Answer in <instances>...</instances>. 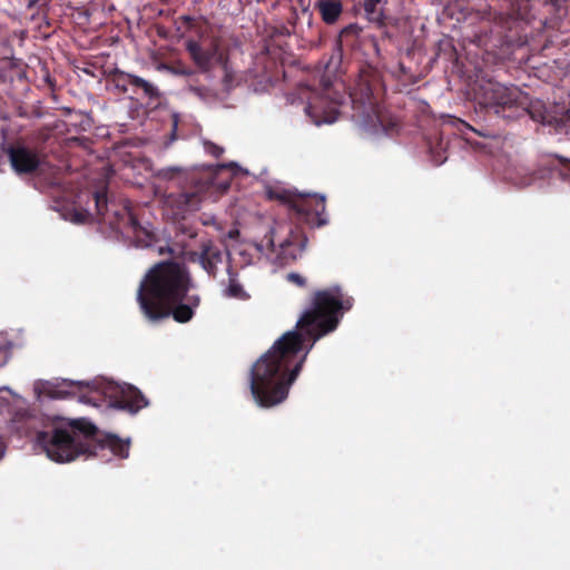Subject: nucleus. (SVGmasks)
I'll return each instance as SVG.
<instances>
[{"instance_id":"1a4fd4ad","label":"nucleus","mask_w":570,"mask_h":570,"mask_svg":"<svg viewBox=\"0 0 570 570\" xmlns=\"http://www.w3.org/2000/svg\"><path fill=\"white\" fill-rule=\"evenodd\" d=\"M6 153L13 171L19 176L37 173L42 164L40 154L23 145H11L6 148Z\"/></svg>"},{"instance_id":"20e7f679","label":"nucleus","mask_w":570,"mask_h":570,"mask_svg":"<svg viewBox=\"0 0 570 570\" xmlns=\"http://www.w3.org/2000/svg\"><path fill=\"white\" fill-rule=\"evenodd\" d=\"M83 197L87 198V206L75 209L71 218L73 223L97 220L131 238L137 247H149L153 244L154 234L140 225L131 212L129 202L116 203L109 198L106 186L79 195V203Z\"/></svg>"},{"instance_id":"bb28decb","label":"nucleus","mask_w":570,"mask_h":570,"mask_svg":"<svg viewBox=\"0 0 570 570\" xmlns=\"http://www.w3.org/2000/svg\"><path fill=\"white\" fill-rule=\"evenodd\" d=\"M219 188H220L222 190H226V189H228V188H229V181H228V180H226V181L222 183V184L219 185Z\"/></svg>"},{"instance_id":"f8f14e48","label":"nucleus","mask_w":570,"mask_h":570,"mask_svg":"<svg viewBox=\"0 0 570 570\" xmlns=\"http://www.w3.org/2000/svg\"><path fill=\"white\" fill-rule=\"evenodd\" d=\"M186 49L193 61L203 70H209L217 56L216 47L204 48L194 40L187 41Z\"/></svg>"},{"instance_id":"39448f33","label":"nucleus","mask_w":570,"mask_h":570,"mask_svg":"<svg viewBox=\"0 0 570 570\" xmlns=\"http://www.w3.org/2000/svg\"><path fill=\"white\" fill-rule=\"evenodd\" d=\"M324 212L325 198L323 196L297 193L289 214V218L296 225L293 226V224L286 222H275L265 235L267 245L272 250L278 248V254L284 258L296 259L307 243V237L298 224L304 223L309 226L321 227L326 224V220L323 218Z\"/></svg>"},{"instance_id":"4468645a","label":"nucleus","mask_w":570,"mask_h":570,"mask_svg":"<svg viewBox=\"0 0 570 570\" xmlns=\"http://www.w3.org/2000/svg\"><path fill=\"white\" fill-rule=\"evenodd\" d=\"M315 8L318 9L322 20L326 24H334L343 11V6L340 0H320Z\"/></svg>"},{"instance_id":"b1692460","label":"nucleus","mask_w":570,"mask_h":570,"mask_svg":"<svg viewBox=\"0 0 570 570\" xmlns=\"http://www.w3.org/2000/svg\"><path fill=\"white\" fill-rule=\"evenodd\" d=\"M382 0H365L364 1V10L367 13H374L376 11V7L381 3Z\"/></svg>"},{"instance_id":"9d476101","label":"nucleus","mask_w":570,"mask_h":570,"mask_svg":"<svg viewBox=\"0 0 570 570\" xmlns=\"http://www.w3.org/2000/svg\"><path fill=\"white\" fill-rule=\"evenodd\" d=\"M147 405L148 401L137 387L132 385L117 387V395L112 401L114 407L137 413Z\"/></svg>"},{"instance_id":"ddd939ff","label":"nucleus","mask_w":570,"mask_h":570,"mask_svg":"<svg viewBox=\"0 0 570 570\" xmlns=\"http://www.w3.org/2000/svg\"><path fill=\"white\" fill-rule=\"evenodd\" d=\"M426 144L432 158V161L439 166L446 159V150L449 147V139L444 138L443 132H435L426 138Z\"/></svg>"},{"instance_id":"dca6fc26","label":"nucleus","mask_w":570,"mask_h":570,"mask_svg":"<svg viewBox=\"0 0 570 570\" xmlns=\"http://www.w3.org/2000/svg\"><path fill=\"white\" fill-rule=\"evenodd\" d=\"M297 193L284 188H271L267 190V196L272 200H277L285 205L288 210V215L293 208Z\"/></svg>"},{"instance_id":"2eb2a0df","label":"nucleus","mask_w":570,"mask_h":570,"mask_svg":"<svg viewBox=\"0 0 570 570\" xmlns=\"http://www.w3.org/2000/svg\"><path fill=\"white\" fill-rule=\"evenodd\" d=\"M132 77H135V75L115 69L108 75L107 83L111 86L119 95H124L128 91V86H131Z\"/></svg>"},{"instance_id":"7ed1b4c3","label":"nucleus","mask_w":570,"mask_h":570,"mask_svg":"<svg viewBox=\"0 0 570 570\" xmlns=\"http://www.w3.org/2000/svg\"><path fill=\"white\" fill-rule=\"evenodd\" d=\"M38 443L47 456L58 463L71 462L80 455L98 456L106 449L120 459H127L130 448L129 440L111 433L101 434L86 417L62 419L51 432H40Z\"/></svg>"},{"instance_id":"aec40b11","label":"nucleus","mask_w":570,"mask_h":570,"mask_svg":"<svg viewBox=\"0 0 570 570\" xmlns=\"http://www.w3.org/2000/svg\"><path fill=\"white\" fill-rule=\"evenodd\" d=\"M203 145L205 151L215 158H219L224 154V148L210 140H205Z\"/></svg>"},{"instance_id":"f03ea898","label":"nucleus","mask_w":570,"mask_h":570,"mask_svg":"<svg viewBox=\"0 0 570 570\" xmlns=\"http://www.w3.org/2000/svg\"><path fill=\"white\" fill-rule=\"evenodd\" d=\"M193 287L194 282L185 264L160 262L141 279L137 302L144 316L151 322L173 317L177 323H187L200 305V296L189 294Z\"/></svg>"},{"instance_id":"f257e3e1","label":"nucleus","mask_w":570,"mask_h":570,"mask_svg":"<svg viewBox=\"0 0 570 570\" xmlns=\"http://www.w3.org/2000/svg\"><path fill=\"white\" fill-rule=\"evenodd\" d=\"M352 305V297L340 286L314 293L296 330L284 333L250 370V392L259 406L272 407L286 400L314 344L337 327L343 311Z\"/></svg>"},{"instance_id":"393cba45","label":"nucleus","mask_w":570,"mask_h":570,"mask_svg":"<svg viewBox=\"0 0 570 570\" xmlns=\"http://www.w3.org/2000/svg\"><path fill=\"white\" fill-rule=\"evenodd\" d=\"M65 384L69 387H75L78 392H81L85 387H89V384L83 382H69Z\"/></svg>"},{"instance_id":"423d86ee","label":"nucleus","mask_w":570,"mask_h":570,"mask_svg":"<svg viewBox=\"0 0 570 570\" xmlns=\"http://www.w3.org/2000/svg\"><path fill=\"white\" fill-rule=\"evenodd\" d=\"M475 109L487 114H494L504 119H518L529 115L534 120L548 121L541 112L537 114L535 105L530 102L529 96L518 87H508L494 80H483L474 88Z\"/></svg>"},{"instance_id":"f3484780","label":"nucleus","mask_w":570,"mask_h":570,"mask_svg":"<svg viewBox=\"0 0 570 570\" xmlns=\"http://www.w3.org/2000/svg\"><path fill=\"white\" fill-rule=\"evenodd\" d=\"M228 285L225 289V296L229 298L246 301L249 298L248 293L244 289L243 285L238 282L235 274L228 271Z\"/></svg>"},{"instance_id":"5701e85b","label":"nucleus","mask_w":570,"mask_h":570,"mask_svg":"<svg viewBox=\"0 0 570 570\" xmlns=\"http://www.w3.org/2000/svg\"><path fill=\"white\" fill-rule=\"evenodd\" d=\"M48 395L52 399H65L69 395V392L57 387V389L49 390Z\"/></svg>"},{"instance_id":"a878e982","label":"nucleus","mask_w":570,"mask_h":570,"mask_svg":"<svg viewBox=\"0 0 570 570\" xmlns=\"http://www.w3.org/2000/svg\"><path fill=\"white\" fill-rule=\"evenodd\" d=\"M450 118V122L458 126V128L461 130V127H466L468 129H472L471 126H469L466 122H464L463 120L461 119H456V118H452V117H449Z\"/></svg>"},{"instance_id":"412c9836","label":"nucleus","mask_w":570,"mask_h":570,"mask_svg":"<svg viewBox=\"0 0 570 570\" xmlns=\"http://www.w3.org/2000/svg\"><path fill=\"white\" fill-rule=\"evenodd\" d=\"M28 9L35 10L36 13L45 12L51 0H27Z\"/></svg>"},{"instance_id":"cd10ccee","label":"nucleus","mask_w":570,"mask_h":570,"mask_svg":"<svg viewBox=\"0 0 570 570\" xmlns=\"http://www.w3.org/2000/svg\"><path fill=\"white\" fill-rule=\"evenodd\" d=\"M235 235H238V230L229 232V237L233 238Z\"/></svg>"},{"instance_id":"6ab92c4d","label":"nucleus","mask_w":570,"mask_h":570,"mask_svg":"<svg viewBox=\"0 0 570 570\" xmlns=\"http://www.w3.org/2000/svg\"><path fill=\"white\" fill-rule=\"evenodd\" d=\"M550 169L553 176H558L561 180L570 183V160L559 157L552 161Z\"/></svg>"},{"instance_id":"c85d7f7f","label":"nucleus","mask_w":570,"mask_h":570,"mask_svg":"<svg viewBox=\"0 0 570 570\" xmlns=\"http://www.w3.org/2000/svg\"><path fill=\"white\" fill-rule=\"evenodd\" d=\"M218 167H219L220 169L226 168V166H225V165H219Z\"/></svg>"},{"instance_id":"6e6552de","label":"nucleus","mask_w":570,"mask_h":570,"mask_svg":"<svg viewBox=\"0 0 570 570\" xmlns=\"http://www.w3.org/2000/svg\"><path fill=\"white\" fill-rule=\"evenodd\" d=\"M350 99L356 117L364 126L384 131H392L396 127V122H384V116L381 112L377 100L374 97L373 88L368 73H361L350 90Z\"/></svg>"},{"instance_id":"4be33fe9","label":"nucleus","mask_w":570,"mask_h":570,"mask_svg":"<svg viewBox=\"0 0 570 570\" xmlns=\"http://www.w3.org/2000/svg\"><path fill=\"white\" fill-rule=\"evenodd\" d=\"M287 281L295 284L298 287H304L306 285V279L298 273L287 274Z\"/></svg>"},{"instance_id":"a211bd4d","label":"nucleus","mask_w":570,"mask_h":570,"mask_svg":"<svg viewBox=\"0 0 570 570\" xmlns=\"http://www.w3.org/2000/svg\"><path fill=\"white\" fill-rule=\"evenodd\" d=\"M131 86L136 89H140L144 92V96L150 100H156L160 97L159 89L154 83L139 76L135 75V77L131 78Z\"/></svg>"},{"instance_id":"9b49d317","label":"nucleus","mask_w":570,"mask_h":570,"mask_svg":"<svg viewBox=\"0 0 570 570\" xmlns=\"http://www.w3.org/2000/svg\"><path fill=\"white\" fill-rule=\"evenodd\" d=\"M193 255L198 257L199 264L209 276L216 277L218 264L223 261V253L218 246H216L212 240L203 242L200 245V253H193Z\"/></svg>"},{"instance_id":"0eeeda50","label":"nucleus","mask_w":570,"mask_h":570,"mask_svg":"<svg viewBox=\"0 0 570 570\" xmlns=\"http://www.w3.org/2000/svg\"><path fill=\"white\" fill-rule=\"evenodd\" d=\"M159 177L168 181L163 204L175 220L184 219L188 213L198 210L204 196L214 184L199 174L179 168L163 169Z\"/></svg>"}]
</instances>
